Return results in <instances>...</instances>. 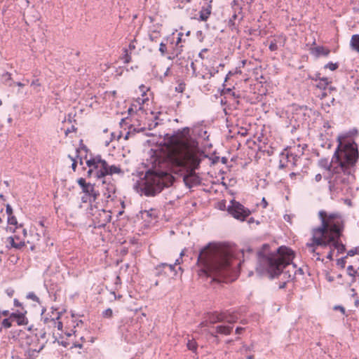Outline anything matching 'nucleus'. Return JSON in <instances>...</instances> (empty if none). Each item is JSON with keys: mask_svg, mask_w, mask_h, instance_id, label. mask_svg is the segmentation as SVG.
Masks as SVG:
<instances>
[{"mask_svg": "<svg viewBox=\"0 0 359 359\" xmlns=\"http://www.w3.org/2000/svg\"><path fill=\"white\" fill-rule=\"evenodd\" d=\"M297 147H298V152H299V155H302L304 154V147H301L300 144H299Z\"/></svg>", "mask_w": 359, "mask_h": 359, "instance_id": "47", "label": "nucleus"}, {"mask_svg": "<svg viewBox=\"0 0 359 359\" xmlns=\"http://www.w3.org/2000/svg\"><path fill=\"white\" fill-rule=\"evenodd\" d=\"M13 304H14L15 306H22V304L17 299H14Z\"/></svg>", "mask_w": 359, "mask_h": 359, "instance_id": "52", "label": "nucleus"}, {"mask_svg": "<svg viewBox=\"0 0 359 359\" xmlns=\"http://www.w3.org/2000/svg\"><path fill=\"white\" fill-rule=\"evenodd\" d=\"M159 36V32L154 31L153 32L149 34V39L151 41H154Z\"/></svg>", "mask_w": 359, "mask_h": 359, "instance_id": "36", "label": "nucleus"}, {"mask_svg": "<svg viewBox=\"0 0 359 359\" xmlns=\"http://www.w3.org/2000/svg\"><path fill=\"white\" fill-rule=\"evenodd\" d=\"M8 222L11 225H16L18 224L17 219L13 215L8 217Z\"/></svg>", "mask_w": 359, "mask_h": 359, "instance_id": "32", "label": "nucleus"}, {"mask_svg": "<svg viewBox=\"0 0 359 359\" xmlns=\"http://www.w3.org/2000/svg\"><path fill=\"white\" fill-rule=\"evenodd\" d=\"M140 91L142 92V96H144L145 94H146V91H147V88L146 86H144V85H141L140 86Z\"/></svg>", "mask_w": 359, "mask_h": 359, "instance_id": "45", "label": "nucleus"}, {"mask_svg": "<svg viewBox=\"0 0 359 359\" xmlns=\"http://www.w3.org/2000/svg\"><path fill=\"white\" fill-rule=\"evenodd\" d=\"M125 55L123 56V60L125 63H129L131 60V56L128 54V50L125 49Z\"/></svg>", "mask_w": 359, "mask_h": 359, "instance_id": "35", "label": "nucleus"}, {"mask_svg": "<svg viewBox=\"0 0 359 359\" xmlns=\"http://www.w3.org/2000/svg\"><path fill=\"white\" fill-rule=\"evenodd\" d=\"M358 159V145L354 141H348L344 145L339 142L332 157V161H337L339 164L334 168L332 172H329L327 175H324L332 196L346 194L349 184L354 180V166ZM319 164L330 171L331 165L326 159L320 160Z\"/></svg>", "mask_w": 359, "mask_h": 359, "instance_id": "1", "label": "nucleus"}, {"mask_svg": "<svg viewBox=\"0 0 359 359\" xmlns=\"http://www.w3.org/2000/svg\"><path fill=\"white\" fill-rule=\"evenodd\" d=\"M262 205L263 208H266L268 205V203L264 197L262 198Z\"/></svg>", "mask_w": 359, "mask_h": 359, "instance_id": "46", "label": "nucleus"}, {"mask_svg": "<svg viewBox=\"0 0 359 359\" xmlns=\"http://www.w3.org/2000/svg\"><path fill=\"white\" fill-rule=\"evenodd\" d=\"M112 315H113V311L111 309H107L106 310H104L103 312H102V316L104 318H110L112 317Z\"/></svg>", "mask_w": 359, "mask_h": 359, "instance_id": "30", "label": "nucleus"}, {"mask_svg": "<svg viewBox=\"0 0 359 359\" xmlns=\"http://www.w3.org/2000/svg\"><path fill=\"white\" fill-rule=\"evenodd\" d=\"M310 78L311 80L315 81H318L319 79H322V77H320V74L318 72L314 74L313 76H311Z\"/></svg>", "mask_w": 359, "mask_h": 359, "instance_id": "41", "label": "nucleus"}, {"mask_svg": "<svg viewBox=\"0 0 359 359\" xmlns=\"http://www.w3.org/2000/svg\"><path fill=\"white\" fill-rule=\"evenodd\" d=\"M172 163L184 170L183 180L189 188L201 184V178L196 173L201 161L198 142L191 137L178 140L176 154L171 158Z\"/></svg>", "mask_w": 359, "mask_h": 359, "instance_id": "3", "label": "nucleus"}, {"mask_svg": "<svg viewBox=\"0 0 359 359\" xmlns=\"http://www.w3.org/2000/svg\"><path fill=\"white\" fill-rule=\"evenodd\" d=\"M338 67L339 64L337 62L334 63L332 62H330L324 66V68L329 69L331 71H334L338 68Z\"/></svg>", "mask_w": 359, "mask_h": 359, "instance_id": "26", "label": "nucleus"}, {"mask_svg": "<svg viewBox=\"0 0 359 359\" xmlns=\"http://www.w3.org/2000/svg\"><path fill=\"white\" fill-rule=\"evenodd\" d=\"M8 241L9 242V244L11 245V247L14 248L15 249H20L22 247L25 245V243L23 241L15 243L14 238L12 236L8 237Z\"/></svg>", "mask_w": 359, "mask_h": 359, "instance_id": "23", "label": "nucleus"}, {"mask_svg": "<svg viewBox=\"0 0 359 359\" xmlns=\"http://www.w3.org/2000/svg\"><path fill=\"white\" fill-rule=\"evenodd\" d=\"M75 130H76V128H74V126H72V128H68V129L66 130L65 133H66V135H67L69 133H71V132H72V131H75Z\"/></svg>", "mask_w": 359, "mask_h": 359, "instance_id": "54", "label": "nucleus"}, {"mask_svg": "<svg viewBox=\"0 0 359 359\" xmlns=\"http://www.w3.org/2000/svg\"><path fill=\"white\" fill-rule=\"evenodd\" d=\"M158 125L157 122H153L151 124H149V129L151 130L154 128H156V126Z\"/></svg>", "mask_w": 359, "mask_h": 359, "instance_id": "50", "label": "nucleus"}, {"mask_svg": "<svg viewBox=\"0 0 359 359\" xmlns=\"http://www.w3.org/2000/svg\"><path fill=\"white\" fill-rule=\"evenodd\" d=\"M182 41V38L180 36H177L176 41V45H178Z\"/></svg>", "mask_w": 359, "mask_h": 359, "instance_id": "60", "label": "nucleus"}, {"mask_svg": "<svg viewBox=\"0 0 359 359\" xmlns=\"http://www.w3.org/2000/svg\"><path fill=\"white\" fill-rule=\"evenodd\" d=\"M187 346L189 350L192 351L193 352H195L197 348V343L194 339H187Z\"/></svg>", "mask_w": 359, "mask_h": 359, "instance_id": "24", "label": "nucleus"}, {"mask_svg": "<svg viewBox=\"0 0 359 359\" xmlns=\"http://www.w3.org/2000/svg\"><path fill=\"white\" fill-rule=\"evenodd\" d=\"M287 281L284 280L282 283H280V284L279 285V288H280V289H283V288H284V287H285V285H286V283H287Z\"/></svg>", "mask_w": 359, "mask_h": 359, "instance_id": "56", "label": "nucleus"}, {"mask_svg": "<svg viewBox=\"0 0 359 359\" xmlns=\"http://www.w3.org/2000/svg\"><path fill=\"white\" fill-rule=\"evenodd\" d=\"M128 114L131 116H133L135 114V112L134 111L132 107L128 108Z\"/></svg>", "mask_w": 359, "mask_h": 359, "instance_id": "48", "label": "nucleus"}, {"mask_svg": "<svg viewBox=\"0 0 359 359\" xmlns=\"http://www.w3.org/2000/svg\"><path fill=\"white\" fill-rule=\"evenodd\" d=\"M311 53L317 57L321 55L327 57L330 53V50L329 48L324 46H316L311 49Z\"/></svg>", "mask_w": 359, "mask_h": 359, "instance_id": "14", "label": "nucleus"}, {"mask_svg": "<svg viewBox=\"0 0 359 359\" xmlns=\"http://www.w3.org/2000/svg\"><path fill=\"white\" fill-rule=\"evenodd\" d=\"M292 258L293 252L281 246L276 253L259 255L256 270L260 274L266 272L271 278L282 274L284 280L290 281L297 275V271L292 272L291 269L290 262Z\"/></svg>", "mask_w": 359, "mask_h": 359, "instance_id": "5", "label": "nucleus"}, {"mask_svg": "<svg viewBox=\"0 0 359 359\" xmlns=\"http://www.w3.org/2000/svg\"><path fill=\"white\" fill-rule=\"evenodd\" d=\"M3 80L5 83L8 84V86H12V83H8L11 81V74L8 72H6L2 75Z\"/></svg>", "mask_w": 359, "mask_h": 359, "instance_id": "27", "label": "nucleus"}, {"mask_svg": "<svg viewBox=\"0 0 359 359\" xmlns=\"http://www.w3.org/2000/svg\"><path fill=\"white\" fill-rule=\"evenodd\" d=\"M321 226L312 230V238L306 244L310 253H316L318 246H327L334 238H339L344 229V221L338 212L327 213L325 210L318 212Z\"/></svg>", "mask_w": 359, "mask_h": 359, "instance_id": "4", "label": "nucleus"}, {"mask_svg": "<svg viewBox=\"0 0 359 359\" xmlns=\"http://www.w3.org/2000/svg\"><path fill=\"white\" fill-rule=\"evenodd\" d=\"M327 245L336 249L338 253H342L346 250L345 245L339 242V238H334Z\"/></svg>", "mask_w": 359, "mask_h": 359, "instance_id": "17", "label": "nucleus"}, {"mask_svg": "<svg viewBox=\"0 0 359 359\" xmlns=\"http://www.w3.org/2000/svg\"><path fill=\"white\" fill-rule=\"evenodd\" d=\"M355 255H359V246L355 247L354 248L348 250L347 252L346 257L347 256L352 257V256H354Z\"/></svg>", "mask_w": 359, "mask_h": 359, "instance_id": "29", "label": "nucleus"}, {"mask_svg": "<svg viewBox=\"0 0 359 359\" xmlns=\"http://www.w3.org/2000/svg\"><path fill=\"white\" fill-rule=\"evenodd\" d=\"M332 254H333V250H331L328 254L327 255V258L330 260L332 259Z\"/></svg>", "mask_w": 359, "mask_h": 359, "instance_id": "51", "label": "nucleus"}, {"mask_svg": "<svg viewBox=\"0 0 359 359\" xmlns=\"http://www.w3.org/2000/svg\"><path fill=\"white\" fill-rule=\"evenodd\" d=\"M211 13V6L210 4L205 8H203L199 12V20L201 21H206Z\"/></svg>", "mask_w": 359, "mask_h": 359, "instance_id": "18", "label": "nucleus"}, {"mask_svg": "<svg viewBox=\"0 0 359 359\" xmlns=\"http://www.w3.org/2000/svg\"><path fill=\"white\" fill-rule=\"evenodd\" d=\"M236 15L234 14L233 16H232V18L230 19L229 22H231L233 21V20L236 19Z\"/></svg>", "mask_w": 359, "mask_h": 359, "instance_id": "64", "label": "nucleus"}, {"mask_svg": "<svg viewBox=\"0 0 359 359\" xmlns=\"http://www.w3.org/2000/svg\"><path fill=\"white\" fill-rule=\"evenodd\" d=\"M316 86V88L325 90H326L327 87L328 86L330 81H329L328 78L327 77H322V79H319V81H317Z\"/></svg>", "mask_w": 359, "mask_h": 359, "instance_id": "20", "label": "nucleus"}, {"mask_svg": "<svg viewBox=\"0 0 359 359\" xmlns=\"http://www.w3.org/2000/svg\"><path fill=\"white\" fill-rule=\"evenodd\" d=\"M16 85H17L18 86H20V87H22V86H24V84H23V83H22L21 82H17V83H16Z\"/></svg>", "mask_w": 359, "mask_h": 359, "instance_id": "63", "label": "nucleus"}, {"mask_svg": "<svg viewBox=\"0 0 359 359\" xmlns=\"http://www.w3.org/2000/svg\"><path fill=\"white\" fill-rule=\"evenodd\" d=\"M43 321L45 323H50L51 325H53L54 327H57L58 330H62V323L60 320L59 316L50 319L45 318Z\"/></svg>", "mask_w": 359, "mask_h": 359, "instance_id": "16", "label": "nucleus"}, {"mask_svg": "<svg viewBox=\"0 0 359 359\" xmlns=\"http://www.w3.org/2000/svg\"><path fill=\"white\" fill-rule=\"evenodd\" d=\"M32 86H39V81L34 80L32 82Z\"/></svg>", "mask_w": 359, "mask_h": 359, "instance_id": "59", "label": "nucleus"}, {"mask_svg": "<svg viewBox=\"0 0 359 359\" xmlns=\"http://www.w3.org/2000/svg\"><path fill=\"white\" fill-rule=\"evenodd\" d=\"M11 313L8 310L1 311V316H4L6 317H10Z\"/></svg>", "mask_w": 359, "mask_h": 359, "instance_id": "44", "label": "nucleus"}, {"mask_svg": "<svg viewBox=\"0 0 359 359\" xmlns=\"http://www.w3.org/2000/svg\"><path fill=\"white\" fill-rule=\"evenodd\" d=\"M86 165L89 168L88 175H94L97 179L102 180L104 196L113 201L116 197V185L112 182L111 176L114 174L123 175L124 171L119 165H109L105 160L102 158L100 155L87 160Z\"/></svg>", "mask_w": 359, "mask_h": 359, "instance_id": "6", "label": "nucleus"}, {"mask_svg": "<svg viewBox=\"0 0 359 359\" xmlns=\"http://www.w3.org/2000/svg\"><path fill=\"white\" fill-rule=\"evenodd\" d=\"M185 89V84L184 83H180L175 87V91L178 93H182Z\"/></svg>", "mask_w": 359, "mask_h": 359, "instance_id": "34", "label": "nucleus"}, {"mask_svg": "<svg viewBox=\"0 0 359 359\" xmlns=\"http://www.w3.org/2000/svg\"><path fill=\"white\" fill-rule=\"evenodd\" d=\"M334 309H339V311H341L342 313L345 312V309H344V308L343 306H335Z\"/></svg>", "mask_w": 359, "mask_h": 359, "instance_id": "55", "label": "nucleus"}, {"mask_svg": "<svg viewBox=\"0 0 359 359\" xmlns=\"http://www.w3.org/2000/svg\"><path fill=\"white\" fill-rule=\"evenodd\" d=\"M228 212L235 219L244 221L250 214V211L239 202L232 200L228 207Z\"/></svg>", "mask_w": 359, "mask_h": 359, "instance_id": "8", "label": "nucleus"}, {"mask_svg": "<svg viewBox=\"0 0 359 359\" xmlns=\"http://www.w3.org/2000/svg\"><path fill=\"white\" fill-rule=\"evenodd\" d=\"M291 269H292V272H294V271H297V274L299 273V274L302 275L304 273L302 269H301V268L297 269L296 265H294V264H292L291 266Z\"/></svg>", "mask_w": 359, "mask_h": 359, "instance_id": "40", "label": "nucleus"}, {"mask_svg": "<svg viewBox=\"0 0 359 359\" xmlns=\"http://www.w3.org/2000/svg\"><path fill=\"white\" fill-rule=\"evenodd\" d=\"M10 318H13L15 320L18 325H25L28 323V320L25 313L13 312L11 313Z\"/></svg>", "mask_w": 359, "mask_h": 359, "instance_id": "13", "label": "nucleus"}, {"mask_svg": "<svg viewBox=\"0 0 359 359\" xmlns=\"http://www.w3.org/2000/svg\"><path fill=\"white\" fill-rule=\"evenodd\" d=\"M254 222H255V219H254L253 217H250V218L248 219V222L249 224L253 223Z\"/></svg>", "mask_w": 359, "mask_h": 359, "instance_id": "62", "label": "nucleus"}, {"mask_svg": "<svg viewBox=\"0 0 359 359\" xmlns=\"http://www.w3.org/2000/svg\"><path fill=\"white\" fill-rule=\"evenodd\" d=\"M322 180V175L321 174H317L315 176V180L318 182Z\"/></svg>", "mask_w": 359, "mask_h": 359, "instance_id": "49", "label": "nucleus"}, {"mask_svg": "<svg viewBox=\"0 0 359 359\" xmlns=\"http://www.w3.org/2000/svg\"><path fill=\"white\" fill-rule=\"evenodd\" d=\"M243 330V327H238L236 329V333L237 334H240L242 331Z\"/></svg>", "mask_w": 359, "mask_h": 359, "instance_id": "53", "label": "nucleus"}, {"mask_svg": "<svg viewBox=\"0 0 359 359\" xmlns=\"http://www.w3.org/2000/svg\"><path fill=\"white\" fill-rule=\"evenodd\" d=\"M174 180L175 177L166 171L149 169L144 178L136 184L135 189L140 195L154 196L164 188L170 187Z\"/></svg>", "mask_w": 359, "mask_h": 359, "instance_id": "7", "label": "nucleus"}, {"mask_svg": "<svg viewBox=\"0 0 359 359\" xmlns=\"http://www.w3.org/2000/svg\"><path fill=\"white\" fill-rule=\"evenodd\" d=\"M136 42H137V41L135 39H133L129 43L128 48H129V50L130 51V53L135 49V47H136L135 43H136Z\"/></svg>", "mask_w": 359, "mask_h": 359, "instance_id": "38", "label": "nucleus"}, {"mask_svg": "<svg viewBox=\"0 0 359 359\" xmlns=\"http://www.w3.org/2000/svg\"><path fill=\"white\" fill-rule=\"evenodd\" d=\"M82 191L86 194L88 198L85 199L84 197H83V201L86 202L88 200L90 202L95 201L98 196V194L95 190L94 185H93L90 183H88L86 186H85Z\"/></svg>", "mask_w": 359, "mask_h": 359, "instance_id": "10", "label": "nucleus"}, {"mask_svg": "<svg viewBox=\"0 0 359 359\" xmlns=\"http://www.w3.org/2000/svg\"><path fill=\"white\" fill-rule=\"evenodd\" d=\"M156 276H168L171 273L174 276L177 274V271L175 269V264H168L167 263H161L157 265L155 268Z\"/></svg>", "mask_w": 359, "mask_h": 359, "instance_id": "9", "label": "nucleus"}, {"mask_svg": "<svg viewBox=\"0 0 359 359\" xmlns=\"http://www.w3.org/2000/svg\"><path fill=\"white\" fill-rule=\"evenodd\" d=\"M238 320V316L235 313L222 312V322L233 324Z\"/></svg>", "mask_w": 359, "mask_h": 359, "instance_id": "15", "label": "nucleus"}, {"mask_svg": "<svg viewBox=\"0 0 359 359\" xmlns=\"http://www.w3.org/2000/svg\"><path fill=\"white\" fill-rule=\"evenodd\" d=\"M11 319H13V318L8 317L2 320L1 327H0V332H1L2 327L9 328L12 326Z\"/></svg>", "mask_w": 359, "mask_h": 359, "instance_id": "25", "label": "nucleus"}, {"mask_svg": "<svg viewBox=\"0 0 359 359\" xmlns=\"http://www.w3.org/2000/svg\"><path fill=\"white\" fill-rule=\"evenodd\" d=\"M346 256L344 257H341L340 259H338L337 261V264L342 268H344L345 266V264H346Z\"/></svg>", "mask_w": 359, "mask_h": 359, "instance_id": "33", "label": "nucleus"}, {"mask_svg": "<svg viewBox=\"0 0 359 359\" xmlns=\"http://www.w3.org/2000/svg\"><path fill=\"white\" fill-rule=\"evenodd\" d=\"M232 329L231 325H220L216 327V332L219 334L228 335L231 333Z\"/></svg>", "mask_w": 359, "mask_h": 359, "instance_id": "19", "label": "nucleus"}, {"mask_svg": "<svg viewBox=\"0 0 359 359\" xmlns=\"http://www.w3.org/2000/svg\"><path fill=\"white\" fill-rule=\"evenodd\" d=\"M77 182L82 189L88 184L86 182V180L82 177L79 178Z\"/></svg>", "mask_w": 359, "mask_h": 359, "instance_id": "37", "label": "nucleus"}, {"mask_svg": "<svg viewBox=\"0 0 359 359\" xmlns=\"http://www.w3.org/2000/svg\"><path fill=\"white\" fill-rule=\"evenodd\" d=\"M27 298L38 303L40 302L39 298L33 292H29L27 294Z\"/></svg>", "mask_w": 359, "mask_h": 359, "instance_id": "28", "label": "nucleus"}, {"mask_svg": "<svg viewBox=\"0 0 359 359\" xmlns=\"http://www.w3.org/2000/svg\"><path fill=\"white\" fill-rule=\"evenodd\" d=\"M159 51L161 54V55H164L167 51V48L165 43L163 42H161L159 45Z\"/></svg>", "mask_w": 359, "mask_h": 359, "instance_id": "31", "label": "nucleus"}, {"mask_svg": "<svg viewBox=\"0 0 359 359\" xmlns=\"http://www.w3.org/2000/svg\"><path fill=\"white\" fill-rule=\"evenodd\" d=\"M6 212L8 215V217L13 215V209H12V207L9 204H8L6 205Z\"/></svg>", "mask_w": 359, "mask_h": 359, "instance_id": "42", "label": "nucleus"}, {"mask_svg": "<svg viewBox=\"0 0 359 359\" xmlns=\"http://www.w3.org/2000/svg\"><path fill=\"white\" fill-rule=\"evenodd\" d=\"M68 158H69L71 161H72V168L74 171H75L76 168V161L75 158L69 154L68 155Z\"/></svg>", "mask_w": 359, "mask_h": 359, "instance_id": "39", "label": "nucleus"}, {"mask_svg": "<svg viewBox=\"0 0 359 359\" xmlns=\"http://www.w3.org/2000/svg\"><path fill=\"white\" fill-rule=\"evenodd\" d=\"M286 41V37L280 35L276 36L273 41H271L269 48L271 51H276L278 47H283Z\"/></svg>", "mask_w": 359, "mask_h": 359, "instance_id": "11", "label": "nucleus"}, {"mask_svg": "<svg viewBox=\"0 0 359 359\" xmlns=\"http://www.w3.org/2000/svg\"><path fill=\"white\" fill-rule=\"evenodd\" d=\"M180 259H182L181 257H179L175 260V262L173 264L175 266L180 264Z\"/></svg>", "mask_w": 359, "mask_h": 359, "instance_id": "58", "label": "nucleus"}, {"mask_svg": "<svg viewBox=\"0 0 359 359\" xmlns=\"http://www.w3.org/2000/svg\"><path fill=\"white\" fill-rule=\"evenodd\" d=\"M236 249L233 247L209 243L202 248L198 256L197 263L201 269L198 275L212 281H221L234 264Z\"/></svg>", "mask_w": 359, "mask_h": 359, "instance_id": "2", "label": "nucleus"}, {"mask_svg": "<svg viewBox=\"0 0 359 359\" xmlns=\"http://www.w3.org/2000/svg\"><path fill=\"white\" fill-rule=\"evenodd\" d=\"M170 67H168V68H167V69H166V71H165V72L164 73V76H168V74H169V72H170Z\"/></svg>", "mask_w": 359, "mask_h": 359, "instance_id": "61", "label": "nucleus"}, {"mask_svg": "<svg viewBox=\"0 0 359 359\" xmlns=\"http://www.w3.org/2000/svg\"><path fill=\"white\" fill-rule=\"evenodd\" d=\"M327 95V93L325 92H322L320 95H318V97L320 99H323Z\"/></svg>", "mask_w": 359, "mask_h": 359, "instance_id": "57", "label": "nucleus"}, {"mask_svg": "<svg viewBox=\"0 0 359 359\" xmlns=\"http://www.w3.org/2000/svg\"><path fill=\"white\" fill-rule=\"evenodd\" d=\"M214 324L218 322H222V313H212L209 315V318L208 320L202 322L200 323L201 327L206 326L208 323Z\"/></svg>", "mask_w": 359, "mask_h": 359, "instance_id": "12", "label": "nucleus"}, {"mask_svg": "<svg viewBox=\"0 0 359 359\" xmlns=\"http://www.w3.org/2000/svg\"><path fill=\"white\" fill-rule=\"evenodd\" d=\"M351 46L352 49L359 53V35L354 34L351 39Z\"/></svg>", "mask_w": 359, "mask_h": 359, "instance_id": "22", "label": "nucleus"}, {"mask_svg": "<svg viewBox=\"0 0 359 359\" xmlns=\"http://www.w3.org/2000/svg\"><path fill=\"white\" fill-rule=\"evenodd\" d=\"M198 135L203 138L204 140L205 139H207L208 137V136L207 135V131L206 130H201L199 133H198Z\"/></svg>", "mask_w": 359, "mask_h": 359, "instance_id": "43", "label": "nucleus"}, {"mask_svg": "<svg viewBox=\"0 0 359 359\" xmlns=\"http://www.w3.org/2000/svg\"><path fill=\"white\" fill-rule=\"evenodd\" d=\"M100 218L102 219V224H105L111 221V212L105 211L102 210L101 212L99 213Z\"/></svg>", "mask_w": 359, "mask_h": 359, "instance_id": "21", "label": "nucleus"}]
</instances>
